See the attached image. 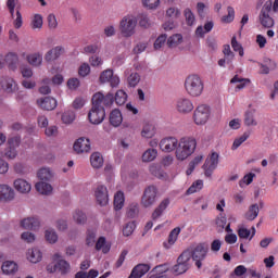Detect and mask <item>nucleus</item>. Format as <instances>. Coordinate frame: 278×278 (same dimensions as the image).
<instances>
[{
  "mask_svg": "<svg viewBox=\"0 0 278 278\" xmlns=\"http://www.w3.org/2000/svg\"><path fill=\"white\" fill-rule=\"evenodd\" d=\"M195 150L197 139L192 137H182L178 141V146L175 151L176 159L179 160V162H184V160H188Z\"/></svg>",
  "mask_w": 278,
  "mask_h": 278,
  "instance_id": "obj_1",
  "label": "nucleus"
},
{
  "mask_svg": "<svg viewBox=\"0 0 278 278\" xmlns=\"http://www.w3.org/2000/svg\"><path fill=\"white\" fill-rule=\"evenodd\" d=\"M185 88L190 97H201L204 88L203 79L197 74H191L185 80Z\"/></svg>",
  "mask_w": 278,
  "mask_h": 278,
  "instance_id": "obj_2",
  "label": "nucleus"
},
{
  "mask_svg": "<svg viewBox=\"0 0 278 278\" xmlns=\"http://www.w3.org/2000/svg\"><path fill=\"white\" fill-rule=\"evenodd\" d=\"M185 251H189L190 260H193V262H195V266L198 268H201V266H203L201 262H203V260H205V257L207 256L210 245H207L206 243H199L197 245L188 248Z\"/></svg>",
  "mask_w": 278,
  "mask_h": 278,
  "instance_id": "obj_3",
  "label": "nucleus"
},
{
  "mask_svg": "<svg viewBox=\"0 0 278 278\" xmlns=\"http://www.w3.org/2000/svg\"><path fill=\"white\" fill-rule=\"evenodd\" d=\"M138 18L134 15H126L119 22V31L124 38H131L136 34Z\"/></svg>",
  "mask_w": 278,
  "mask_h": 278,
  "instance_id": "obj_4",
  "label": "nucleus"
},
{
  "mask_svg": "<svg viewBox=\"0 0 278 278\" xmlns=\"http://www.w3.org/2000/svg\"><path fill=\"white\" fill-rule=\"evenodd\" d=\"M190 270V251H184L177 258V264L173 266L174 275H184Z\"/></svg>",
  "mask_w": 278,
  "mask_h": 278,
  "instance_id": "obj_5",
  "label": "nucleus"
},
{
  "mask_svg": "<svg viewBox=\"0 0 278 278\" xmlns=\"http://www.w3.org/2000/svg\"><path fill=\"white\" fill-rule=\"evenodd\" d=\"M157 201V187L151 185L147 187L141 197V205L143 207H152Z\"/></svg>",
  "mask_w": 278,
  "mask_h": 278,
  "instance_id": "obj_6",
  "label": "nucleus"
},
{
  "mask_svg": "<svg viewBox=\"0 0 278 278\" xmlns=\"http://www.w3.org/2000/svg\"><path fill=\"white\" fill-rule=\"evenodd\" d=\"M218 167V153L213 152L210 159H206L202 168L205 177H212L214 170Z\"/></svg>",
  "mask_w": 278,
  "mask_h": 278,
  "instance_id": "obj_7",
  "label": "nucleus"
},
{
  "mask_svg": "<svg viewBox=\"0 0 278 278\" xmlns=\"http://www.w3.org/2000/svg\"><path fill=\"white\" fill-rule=\"evenodd\" d=\"M21 144V137H13L8 139V147L4 150L3 156L8 160H14L18 152H16V147Z\"/></svg>",
  "mask_w": 278,
  "mask_h": 278,
  "instance_id": "obj_8",
  "label": "nucleus"
},
{
  "mask_svg": "<svg viewBox=\"0 0 278 278\" xmlns=\"http://www.w3.org/2000/svg\"><path fill=\"white\" fill-rule=\"evenodd\" d=\"M193 119L195 125H205L210 119V108L205 105L198 106L193 113Z\"/></svg>",
  "mask_w": 278,
  "mask_h": 278,
  "instance_id": "obj_9",
  "label": "nucleus"
},
{
  "mask_svg": "<svg viewBox=\"0 0 278 278\" xmlns=\"http://www.w3.org/2000/svg\"><path fill=\"white\" fill-rule=\"evenodd\" d=\"M88 118L92 125H101L105 121V108L92 106L88 113Z\"/></svg>",
  "mask_w": 278,
  "mask_h": 278,
  "instance_id": "obj_10",
  "label": "nucleus"
},
{
  "mask_svg": "<svg viewBox=\"0 0 278 278\" xmlns=\"http://www.w3.org/2000/svg\"><path fill=\"white\" fill-rule=\"evenodd\" d=\"M178 144L179 140L177 138L166 137L160 141L159 147L164 153H173V151H177Z\"/></svg>",
  "mask_w": 278,
  "mask_h": 278,
  "instance_id": "obj_11",
  "label": "nucleus"
},
{
  "mask_svg": "<svg viewBox=\"0 0 278 278\" xmlns=\"http://www.w3.org/2000/svg\"><path fill=\"white\" fill-rule=\"evenodd\" d=\"M37 105L47 112H53L58 108V100L53 97H45L37 100Z\"/></svg>",
  "mask_w": 278,
  "mask_h": 278,
  "instance_id": "obj_12",
  "label": "nucleus"
},
{
  "mask_svg": "<svg viewBox=\"0 0 278 278\" xmlns=\"http://www.w3.org/2000/svg\"><path fill=\"white\" fill-rule=\"evenodd\" d=\"M176 110L179 112V114H190L194 110V105L192 104V101L188 98H180L177 101Z\"/></svg>",
  "mask_w": 278,
  "mask_h": 278,
  "instance_id": "obj_13",
  "label": "nucleus"
},
{
  "mask_svg": "<svg viewBox=\"0 0 278 278\" xmlns=\"http://www.w3.org/2000/svg\"><path fill=\"white\" fill-rule=\"evenodd\" d=\"M75 153H88L90 151V139L80 137L74 143Z\"/></svg>",
  "mask_w": 278,
  "mask_h": 278,
  "instance_id": "obj_14",
  "label": "nucleus"
},
{
  "mask_svg": "<svg viewBox=\"0 0 278 278\" xmlns=\"http://www.w3.org/2000/svg\"><path fill=\"white\" fill-rule=\"evenodd\" d=\"M14 189L9 185H0V201L3 203H8L10 201H14Z\"/></svg>",
  "mask_w": 278,
  "mask_h": 278,
  "instance_id": "obj_15",
  "label": "nucleus"
},
{
  "mask_svg": "<svg viewBox=\"0 0 278 278\" xmlns=\"http://www.w3.org/2000/svg\"><path fill=\"white\" fill-rule=\"evenodd\" d=\"M96 199H97V203L102 207L108 205L110 201V197L108 194V187L99 186L96 190Z\"/></svg>",
  "mask_w": 278,
  "mask_h": 278,
  "instance_id": "obj_16",
  "label": "nucleus"
},
{
  "mask_svg": "<svg viewBox=\"0 0 278 278\" xmlns=\"http://www.w3.org/2000/svg\"><path fill=\"white\" fill-rule=\"evenodd\" d=\"M21 227L23 229L36 231V229L40 228V219L37 216L24 218L21 220Z\"/></svg>",
  "mask_w": 278,
  "mask_h": 278,
  "instance_id": "obj_17",
  "label": "nucleus"
},
{
  "mask_svg": "<svg viewBox=\"0 0 278 278\" xmlns=\"http://www.w3.org/2000/svg\"><path fill=\"white\" fill-rule=\"evenodd\" d=\"M13 186L20 194H29L31 192V184L23 178L15 179Z\"/></svg>",
  "mask_w": 278,
  "mask_h": 278,
  "instance_id": "obj_18",
  "label": "nucleus"
},
{
  "mask_svg": "<svg viewBox=\"0 0 278 278\" xmlns=\"http://www.w3.org/2000/svg\"><path fill=\"white\" fill-rule=\"evenodd\" d=\"M251 104L249 105V110L245 111L244 113V126L245 127H257V121L255 119V113L257 110L251 109Z\"/></svg>",
  "mask_w": 278,
  "mask_h": 278,
  "instance_id": "obj_19",
  "label": "nucleus"
},
{
  "mask_svg": "<svg viewBox=\"0 0 278 278\" xmlns=\"http://www.w3.org/2000/svg\"><path fill=\"white\" fill-rule=\"evenodd\" d=\"M151 270V266L149 264H138L134 267L130 276L128 278H141L147 275V273Z\"/></svg>",
  "mask_w": 278,
  "mask_h": 278,
  "instance_id": "obj_20",
  "label": "nucleus"
},
{
  "mask_svg": "<svg viewBox=\"0 0 278 278\" xmlns=\"http://www.w3.org/2000/svg\"><path fill=\"white\" fill-rule=\"evenodd\" d=\"M62 53H64V48L60 46L54 47L45 54V60L46 62H55Z\"/></svg>",
  "mask_w": 278,
  "mask_h": 278,
  "instance_id": "obj_21",
  "label": "nucleus"
},
{
  "mask_svg": "<svg viewBox=\"0 0 278 278\" xmlns=\"http://www.w3.org/2000/svg\"><path fill=\"white\" fill-rule=\"evenodd\" d=\"M26 61L28 62V64H30V66L38 68L42 66V53L35 52V53L28 54L26 56Z\"/></svg>",
  "mask_w": 278,
  "mask_h": 278,
  "instance_id": "obj_22",
  "label": "nucleus"
},
{
  "mask_svg": "<svg viewBox=\"0 0 278 278\" xmlns=\"http://www.w3.org/2000/svg\"><path fill=\"white\" fill-rule=\"evenodd\" d=\"M35 188L39 194L49 195L53 192V187L47 180H41L35 185Z\"/></svg>",
  "mask_w": 278,
  "mask_h": 278,
  "instance_id": "obj_23",
  "label": "nucleus"
},
{
  "mask_svg": "<svg viewBox=\"0 0 278 278\" xmlns=\"http://www.w3.org/2000/svg\"><path fill=\"white\" fill-rule=\"evenodd\" d=\"M168 205H170V200L169 199H164L159 204V206L153 211L152 220H157V218H160V216H162V214H164V211L166 210V207H168Z\"/></svg>",
  "mask_w": 278,
  "mask_h": 278,
  "instance_id": "obj_24",
  "label": "nucleus"
},
{
  "mask_svg": "<svg viewBox=\"0 0 278 278\" xmlns=\"http://www.w3.org/2000/svg\"><path fill=\"white\" fill-rule=\"evenodd\" d=\"M4 61L10 71H16V68H18V55L16 53L11 52L7 54Z\"/></svg>",
  "mask_w": 278,
  "mask_h": 278,
  "instance_id": "obj_25",
  "label": "nucleus"
},
{
  "mask_svg": "<svg viewBox=\"0 0 278 278\" xmlns=\"http://www.w3.org/2000/svg\"><path fill=\"white\" fill-rule=\"evenodd\" d=\"M27 260L31 262V264H38V262L42 261V252L38 249H29L27 252Z\"/></svg>",
  "mask_w": 278,
  "mask_h": 278,
  "instance_id": "obj_26",
  "label": "nucleus"
},
{
  "mask_svg": "<svg viewBox=\"0 0 278 278\" xmlns=\"http://www.w3.org/2000/svg\"><path fill=\"white\" fill-rule=\"evenodd\" d=\"M110 123L113 127H119V125L123 123V114H121L118 109H115L111 112Z\"/></svg>",
  "mask_w": 278,
  "mask_h": 278,
  "instance_id": "obj_27",
  "label": "nucleus"
},
{
  "mask_svg": "<svg viewBox=\"0 0 278 278\" xmlns=\"http://www.w3.org/2000/svg\"><path fill=\"white\" fill-rule=\"evenodd\" d=\"M2 88L8 93L16 92V90H18V86L13 78H5L4 81H2Z\"/></svg>",
  "mask_w": 278,
  "mask_h": 278,
  "instance_id": "obj_28",
  "label": "nucleus"
},
{
  "mask_svg": "<svg viewBox=\"0 0 278 278\" xmlns=\"http://www.w3.org/2000/svg\"><path fill=\"white\" fill-rule=\"evenodd\" d=\"M1 268L4 275H14L18 270V265L12 261H7L2 264Z\"/></svg>",
  "mask_w": 278,
  "mask_h": 278,
  "instance_id": "obj_29",
  "label": "nucleus"
},
{
  "mask_svg": "<svg viewBox=\"0 0 278 278\" xmlns=\"http://www.w3.org/2000/svg\"><path fill=\"white\" fill-rule=\"evenodd\" d=\"M40 181H53V172L50 168L43 167L37 174Z\"/></svg>",
  "mask_w": 278,
  "mask_h": 278,
  "instance_id": "obj_30",
  "label": "nucleus"
},
{
  "mask_svg": "<svg viewBox=\"0 0 278 278\" xmlns=\"http://www.w3.org/2000/svg\"><path fill=\"white\" fill-rule=\"evenodd\" d=\"M260 215V205L252 204L250 205L248 212L245 213L247 220H255Z\"/></svg>",
  "mask_w": 278,
  "mask_h": 278,
  "instance_id": "obj_31",
  "label": "nucleus"
},
{
  "mask_svg": "<svg viewBox=\"0 0 278 278\" xmlns=\"http://www.w3.org/2000/svg\"><path fill=\"white\" fill-rule=\"evenodd\" d=\"M277 68V64L271 62L270 59H265L264 64H261V73L263 75H268L270 71H275Z\"/></svg>",
  "mask_w": 278,
  "mask_h": 278,
  "instance_id": "obj_32",
  "label": "nucleus"
},
{
  "mask_svg": "<svg viewBox=\"0 0 278 278\" xmlns=\"http://www.w3.org/2000/svg\"><path fill=\"white\" fill-rule=\"evenodd\" d=\"M90 162L93 168H101L103 166V155L99 152H94L90 156Z\"/></svg>",
  "mask_w": 278,
  "mask_h": 278,
  "instance_id": "obj_33",
  "label": "nucleus"
},
{
  "mask_svg": "<svg viewBox=\"0 0 278 278\" xmlns=\"http://www.w3.org/2000/svg\"><path fill=\"white\" fill-rule=\"evenodd\" d=\"M56 270H59L61 275H67V273H71V264L64 260H59L56 262Z\"/></svg>",
  "mask_w": 278,
  "mask_h": 278,
  "instance_id": "obj_34",
  "label": "nucleus"
},
{
  "mask_svg": "<svg viewBox=\"0 0 278 278\" xmlns=\"http://www.w3.org/2000/svg\"><path fill=\"white\" fill-rule=\"evenodd\" d=\"M123 205H125V193L123 191H118L114 197V208L123 210Z\"/></svg>",
  "mask_w": 278,
  "mask_h": 278,
  "instance_id": "obj_35",
  "label": "nucleus"
},
{
  "mask_svg": "<svg viewBox=\"0 0 278 278\" xmlns=\"http://www.w3.org/2000/svg\"><path fill=\"white\" fill-rule=\"evenodd\" d=\"M230 84H238L237 85V90H242L247 84H251V79L249 78H240L238 75L231 78Z\"/></svg>",
  "mask_w": 278,
  "mask_h": 278,
  "instance_id": "obj_36",
  "label": "nucleus"
},
{
  "mask_svg": "<svg viewBox=\"0 0 278 278\" xmlns=\"http://www.w3.org/2000/svg\"><path fill=\"white\" fill-rule=\"evenodd\" d=\"M260 22L263 27H267L268 29L275 25V20H273L268 13L265 15L260 14Z\"/></svg>",
  "mask_w": 278,
  "mask_h": 278,
  "instance_id": "obj_37",
  "label": "nucleus"
},
{
  "mask_svg": "<svg viewBox=\"0 0 278 278\" xmlns=\"http://www.w3.org/2000/svg\"><path fill=\"white\" fill-rule=\"evenodd\" d=\"M157 157L156 149H148L142 154V162H153Z\"/></svg>",
  "mask_w": 278,
  "mask_h": 278,
  "instance_id": "obj_38",
  "label": "nucleus"
},
{
  "mask_svg": "<svg viewBox=\"0 0 278 278\" xmlns=\"http://www.w3.org/2000/svg\"><path fill=\"white\" fill-rule=\"evenodd\" d=\"M143 138H153L155 136V126L151 124H146L141 131Z\"/></svg>",
  "mask_w": 278,
  "mask_h": 278,
  "instance_id": "obj_39",
  "label": "nucleus"
},
{
  "mask_svg": "<svg viewBox=\"0 0 278 278\" xmlns=\"http://www.w3.org/2000/svg\"><path fill=\"white\" fill-rule=\"evenodd\" d=\"M224 58L227 61V64H231V62H233V59L236 58V54L233 53V51H231V47L229 45H225L224 46Z\"/></svg>",
  "mask_w": 278,
  "mask_h": 278,
  "instance_id": "obj_40",
  "label": "nucleus"
},
{
  "mask_svg": "<svg viewBox=\"0 0 278 278\" xmlns=\"http://www.w3.org/2000/svg\"><path fill=\"white\" fill-rule=\"evenodd\" d=\"M102 253H110V247L105 245V237H100L96 242V251H101Z\"/></svg>",
  "mask_w": 278,
  "mask_h": 278,
  "instance_id": "obj_41",
  "label": "nucleus"
},
{
  "mask_svg": "<svg viewBox=\"0 0 278 278\" xmlns=\"http://www.w3.org/2000/svg\"><path fill=\"white\" fill-rule=\"evenodd\" d=\"M203 162V155H198L195 156L190 163H189V168L187 169V175H192L194 173V168L199 166V163Z\"/></svg>",
  "mask_w": 278,
  "mask_h": 278,
  "instance_id": "obj_42",
  "label": "nucleus"
},
{
  "mask_svg": "<svg viewBox=\"0 0 278 278\" xmlns=\"http://www.w3.org/2000/svg\"><path fill=\"white\" fill-rule=\"evenodd\" d=\"M200 190H203V180L199 179L195 180L187 190V194H194V192H199Z\"/></svg>",
  "mask_w": 278,
  "mask_h": 278,
  "instance_id": "obj_43",
  "label": "nucleus"
},
{
  "mask_svg": "<svg viewBox=\"0 0 278 278\" xmlns=\"http://www.w3.org/2000/svg\"><path fill=\"white\" fill-rule=\"evenodd\" d=\"M114 101H115L116 105H125V103L127 101V93L123 90H118L115 93Z\"/></svg>",
  "mask_w": 278,
  "mask_h": 278,
  "instance_id": "obj_44",
  "label": "nucleus"
},
{
  "mask_svg": "<svg viewBox=\"0 0 278 278\" xmlns=\"http://www.w3.org/2000/svg\"><path fill=\"white\" fill-rule=\"evenodd\" d=\"M45 237L50 244H55V242H58V232L53 229L46 230Z\"/></svg>",
  "mask_w": 278,
  "mask_h": 278,
  "instance_id": "obj_45",
  "label": "nucleus"
},
{
  "mask_svg": "<svg viewBox=\"0 0 278 278\" xmlns=\"http://www.w3.org/2000/svg\"><path fill=\"white\" fill-rule=\"evenodd\" d=\"M179 233H181V228L176 227L174 228L168 236V244L170 247H173V244H175V242H177V238L179 237Z\"/></svg>",
  "mask_w": 278,
  "mask_h": 278,
  "instance_id": "obj_46",
  "label": "nucleus"
},
{
  "mask_svg": "<svg viewBox=\"0 0 278 278\" xmlns=\"http://www.w3.org/2000/svg\"><path fill=\"white\" fill-rule=\"evenodd\" d=\"M182 38L184 37L180 34L170 36L167 39V47H169V48L177 47V45H179L181 42Z\"/></svg>",
  "mask_w": 278,
  "mask_h": 278,
  "instance_id": "obj_47",
  "label": "nucleus"
},
{
  "mask_svg": "<svg viewBox=\"0 0 278 278\" xmlns=\"http://www.w3.org/2000/svg\"><path fill=\"white\" fill-rule=\"evenodd\" d=\"M128 86H130V88H136V86H138V84H140V74L138 73H131L128 76Z\"/></svg>",
  "mask_w": 278,
  "mask_h": 278,
  "instance_id": "obj_48",
  "label": "nucleus"
},
{
  "mask_svg": "<svg viewBox=\"0 0 278 278\" xmlns=\"http://www.w3.org/2000/svg\"><path fill=\"white\" fill-rule=\"evenodd\" d=\"M227 12L228 14L222 17V23H233V18H236V11L232 7H228Z\"/></svg>",
  "mask_w": 278,
  "mask_h": 278,
  "instance_id": "obj_49",
  "label": "nucleus"
},
{
  "mask_svg": "<svg viewBox=\"0 0 278 278\" xmlns=\"http://www.w3.org/2000/svg\"><path fill=\"white\" fill-rule=\"evenodd\" d=\"M92 108H103L101 104L103 103V93L97 92L92 96Z\"/></svg>",
  "mask_w": 278,
  "mask_h": 278,
  "instance_id": "obj_50",
  "label": "nucleus"
},
{
  "mask_svg": "<svg viewBox=\"0 0 278 278\" xmlns=\"http://www.w3.org/2000/svg\"><path fill=\"white\" fill-rule=\"evenodd\" d=\"M138 18L140 27H143V29H149V27H151V20H149L147 14H139Z\"/></svg>",
  "mask_w": 278,
  "mask_h": 278,
  "instance_id": "obj_51",
  "label": "nucleus"
},
{
  "mask_svg": "<svg viewBox=\"0 0 278 278\" xmlns=\"http://www.w3.org/2000/svg\"><path fill=\"white\" fill-rule=\"evenodd\" d=\"M231 47L233 51H237L241 58L244 55V48H242V45L238 42L236 36H233L231 39Z\"/></svg>",
  "mask_w": 278,
  "mask_h": 278,
  "instance_id": "obj_52",
  "label": "nucleus"
},
{
  "mask_svg": "<svg viewBox=\"0 0 278 278\" xmlns=\"http://www.w3.org/2000/svg\"><path fill=\"white\" fill-rule=\"evenodd\" d=\"M30 25L33 29H42V15L35 14Z\"/></svg>",
  "mask_w": 278,
  "mask_h": 278,
  "instance_id": "obj_53",
  "label": "nucleus"
},
{
  "mask_svg": "<svg viewBox=\"0 0 278 278\" xmlns=\"http://www.w3.org/2000/svg\"><path fill=\"white\" fill-rule=\"evenodd\" d=\"M94 242H97V232L93 230H88L86 237L87 247H94Z\"/></svg>",
  "mask_w": 278,
  "mask_h": 278,
  "instance_id": "obj_54",
  "label": "nucleus"
},
{
  "mask_svg": "<svg viewBox=\"0 0 278 278\" xmlns=\"http://www.w3.org/2000/svg\"><path fill=\"white\" fill-rule=\"evenodd\" d=\"M140 213V210L138 208V204H130L127 210V217L128 218H136L138 214Z\"/></svg>",
  "mask_w": 278,
  "mask_h": 278,
  "instance_id": "obj_55",
  "label": "nucleus"
},
{
  "mask_svg": "<svg viewBox=\"0 0 278 278\" xmlns=\"http://www.w3.org/2000/svg\"><path fill=\"white\" fill-rule=\"evenodd\" d=\"M62 121L65 125H71V123L75 121V112L73 111L64 112L62 115Z\"/></svg>",
  "mask_w": 278,
  "mask_h": 278,
  "instance_id": "obj_56",
  "label": "nucleus"
},
{
  "mask_svg": "<svg viewBox=\"0 0 278 278\" xmlns=\"http://www.w3.org/2000/svg\"><path fill=\"white\" fill-rule=\"evenodd\" d=\"M74 220L77 225H84L87 220L86 214L81 211H76L74 214Z\"/></svg>",
  "mask_w": 278,
  "mask_h": 278,
  "instance_id": "obj_57",
  "label": "nucleus"
},
{
  "mask_svg": "<svg viewBox=\"0 0 278 278\" xmlns=\"http://www.w3.org/2000/svg\"><path fill=\"white\" fill-rule=\"evenodd\" d=\"M249 136H251V134L244 132L241 137L235 139L232 143V149H238L240 144H242L243 142H247V140H249Z\"/></svg>",
  "mask_w": 278,
  "mask_h": 278,
  "instance_id": "obj_58",
  "label": "nucleus"
},
{
  "mask_svg": "<svg viewBox=\"0 0 278 278\" xmlns=\"http://www.w3.org/2000/svg\"><path fill=\"white\" fill-rule=\"evenodd\" d=\"M20 71H21L22 76L25 77L26 79L34 77V71L31 70V67H29L27 65H22L20 67Z\"/></svg>",
  "mask_w": 278,
  "mask_h": 278,
  "instance_id": "obj_59",
  "label": "nucleus"
},
{
  "mask_svg": "<svg viewBox=\"0 0 278 278\" xmlns=\"http://www.w3.org/2000/svg\"><path fill=\"white\" fill-rule=\"evenodd\" d=\"M253 178H255V174L253 173L247 174L243 177V179L239 181L240 188H243L244 184H247V186H251V184H253Z\"/></svg>",
  "mask_w": 278,
  "mask_h": 278,
  "instance_id": "obj_60",
  "label": "nucleus"
},
{
  "mask_svg": "<svg viewBox=\"0 0 278 278\" xmlns=\"http://www.w3.org/2000/svg\"><path fill=\"white\" fill-rule=\"evenodd\" d=\"M47 22L49 29H58V18L55 17V14H49L47 17Z\"/></svg>",
  "mask_w": 278,
  "mask_h": 278,
  "instance_id": "obj_61",
  "label": "nucleus"
},
{
  "mask_svg": "<svg viewBox=\"0 0 278 278\" xmlns=\"http://www.w3.org/2000/svg\"><path fill=\"white\" fill-rule=\"evenodd\" d=\"M113 71L112 70H105L101 73L100 75V83L101 84H108V81H110L112 75H113Z\"/></svg>",
  "mask_w": 278,
  "mask_h": 278,
  "instance_id": "obj_62",
  "label": "nucleus"
},
{
  "mask_svg": "<svg viewBox=\"0 0 278 278\" xmlns=\"http://www.w3.org/2000/svg\"><path fill=\"white\" fill-rule=\"evenodd\" d=\"M166 38L168 36L166 34H163L157 37V39L154 41V49L157 51L161 47H164V43L166 42Z\"/></svg>",
  "mask_w": 278,
  "mask_h": 278,
  "instance_id": "obj_63",
  "label": "nucleus"
},
{
  "mask_svg": "<svg viewBox=\"0 0 278 278\" xmlns=\"http://www.w3.org/2000/svg\"><path fill=\"white\" fill-rule=\"evenodd\" d=\"M185 17L187 21V25L192 26L194 25V13H192V11L190 9H186L185 10Z\"/></svg>",
  "mask_w": 278,
  "mask_h": 278,
  "instance_id": "obj_64",
  "label": "nucleus"
}]
</instances>
